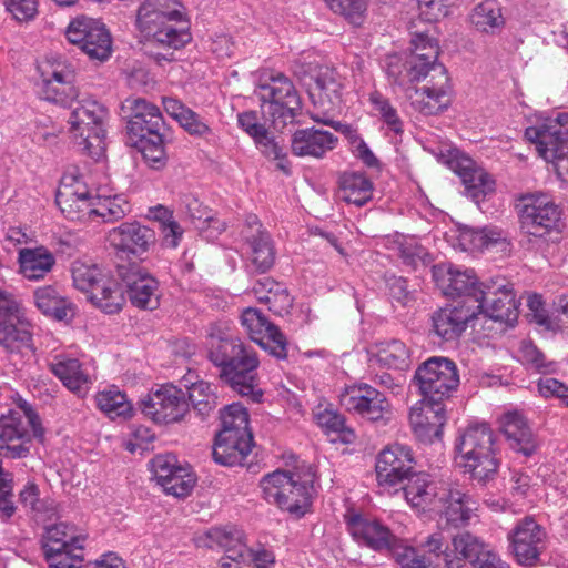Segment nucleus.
I'll return each instance as SVG.
<instances>
[{
	"label": "nucleus",
	"mask_w": 568,
	"mask_h": 568,
	"mask_svg": "<svg viewBox=\"0 0 568 568\" xmlns=\"http://www.w3.org/2000/svg\"><path fill=\"white\" fill-rule=\"evenodd\" d=\"M38 70L41 77L38 95L70 108V132L80 151L94 160L101 159L106 148L104 124L108 110L95 100H77L74 69L65 59L51 57L39 64Z\"/></svg>",
	"instance_id": "f257e3e1"
},
{
	"label": "nucleus",
	"mask_w": 568,
	"mask_h": 568,
	"mask_svg": "<svg viewBox=\"0 0 568 568\" xmlns=\"http://www.w3.org/2000/svg\"><path fill=\"white\" fill-rule=\"evenodd\" d=\"M412 53L403 62L398 55H389L386 60V71L398 85L426 79L427 83L409 95L415 110L425 115L437 114L447 108L449 102V78L443 64H437L439 53L438 42L424 33L412 39Z\"/></svg>",
	"instance_id": "f03ea898"
},
{
	"label": "nucleus",
	"mask_w": 568,
	"mask_h": 568,
	"mask_svg": "<svg viewBox=\"0 0 568 568\" xmlns=\"http://www.w3.org/2000/svg\"><path fill=\"white\" fill-rule=\"evenodd\" d=\"M209 359L220 368L223 383L242 396L260 402L263 392L257 384L258 358L240 338L211 336Z\"/></svg>",
	"instance_id": "7ed1b4c3"
},
{
	"label": "nucleus",
	"mask_w": 568,
	"mask_h": 568,
	"mask_svg": "<svg viewBox=\"0 0 568 568\" xmlns=\"http://www.w3.org/2000/svg\"><path fill=\"white\" fill-rule=\"evenodd\" d=\"M179 7L178 0H144L136 14L139 30L159 47L183 48L191 40V34Z\"/></svg>",
	"instance_id": "20e7f679"
},
{
	"label": "nucleus",
	"mask_w": 568,
	"mask_h": 568,
	"mask_svg": "<svg viewBox=\"0 0 568 568\" xmlns=\"http://www.w3.org/2000/svg\"><path fill=\"white\" fill-rule=\"evenodd\" d=\"M459 466L471 479L485 484L497 473L499 459L495 450V435L485 423L469 425L456 443Z\"/></svg>",
	"instance_id": "39448f33"
},
{
	"label": "nucleus",
	"mask_w": 568,
	"mask_h": 568,
	"mask_svg": "<svg viewBox=\"0 0 568 568\" xmlns=\"http://www.w3.org/2000/svg\"><path fill=\"white\" fill-rule=\"evenodd\" d=\"M314 477L311 470L304 475L275 470L263 476L260 487L267 503L276 505L295 518H301L310 510L312 504Z\"/></svg>",
	"instance_id": "423d86ee"
},
{
	"label": "nucleus",
	"mask_w": 568,
	"mask_h": 568,
	"mask_svg": "<svg viewBox=\"0 0 568 568\" xmlns=\"http://www.w3.org/2000/svg\"><path fill=\"white\" fill-rule=\"evenodd\" d=\"M221 426L212 452L214 460L223 466L242 465L253 446L248 413L242 405L231 404L221 413Z\"/></svg>",
	"instance_id": "0eeeda50"
},
{
	"label": "nucleus",
	"mask_w": 568,
	"mask_h": 568,
	"mask_svg": "<svg viewBox=\"0 0 568 568\" xmlns=\"http://www.w3.org/2000/svg\"><path fill=\"white\" fill-rule=\"evenodd\" d=\"M459 383L456 363L442 356H433L423 362L412 379L423 405L430 406H444L443 403L457 390Z\"/></svg>",
	"instance_id": "6e6552de"
},
{
	"label": "nucleus",
	"mask_w": 568,
	"mask_h": 568,
	"mask_svg": "<svg viewBox=\"0 0 568 568\" xmlns=\"http://www.w3.org/2000/svg\"><path fill=\"white\" fill-rule=\"evenodd\" d=\"M540 158L555 165L558 178L568 184V113H559L525 130Z\"/></svg>",
	"instance_id": "1a4fd4ad"
},
{
	"label": "nucleus",
	"mask_w": 568,
	"mask_h": 568,
	"mask_svg": "<svg viewBox=\"0 0 568 568\" xmlns=\"http://www.w3.org/2000/svg\"><path fill=\"white\" fill-rule=\"evenodd\" d=\"M256 94L261 100L262 112L275 128H284L293 122L302 108L301 98L292 80L283 73L271 75L258 84Z\"/></svg>",
	"instance_id": "9d476101"
},
{
	"label": "nucleus",
	"mask_w": 568,
	"mask_h": 568,
	"mask_svg": "<svg viewBox=\"0 0 568 568\" xmlns=\"http://www.w3.org/2000/svg\"><path fill=\"white\" fill-rule=\"evenodd\" d=\"M32 436L42 438L43 429L38 415L30 407L9 410L0 417V457L24 458L30 453Z\"/></svg>",
	"instance_id": "9b49d317"
},
{
	"label": "nucleus",
	"mask_w": 568,
	"mask_h": 568,
	"mask_svg": "<svg viewBox=\"0 0 568 568\" xmlns=\"http://www.w3.org/2000/svg\"><path fill=\"white\" fill-rule=\"evenodd\" d=\"M55 202L70 221H95L97 195L92 194L82 175L75 171L63 174Z\"/></svg>",
	"instance_id": "f8f14e48"
},
{
	"label": "nucleus",
	"mask_w": 568,
	"mask_h": 568,
	"mask_svg": "<svg viewBox=\"0 0 568 568\" xmlns=\"http://www.w3.org/2000/svg\"><path fill=\"white\" fill-rule=\"evenodd\" d=\"M519 302L514 293V287L505 277H494L481 283V290L476 300L475 315L477 312L487 315L489 318L513 324L518 317Z\"/></svg>",
	"instance_id": "ddd939ff"
},
{
	"label": "nucleus",
	"mask_w": 568,
	"mask_h": 568,
	"mask_svg": "<svg viewBox=\"0 0 568 568\" xmlns=\"http://www.w3.org/2000/svg\"><path fill=\"white\" fill-rule=\"evenodd\" d=\"M524 233L544 237L557 227L561 212L548 194H526L518 204Z\"/></svg>",
	"instance_id": "4468645a"
},
{
	"label": "nucleus",
	"mask_w": 568,
	"mask_h": 568,
	"mask_svg": "<svg viewBox=\"0 0 568 568\" xmlns=\"http://www.w3.org/2000/svg\"><path fill=\"white\" fill-rule=\"evenodd\" d=\"M342 79L332 68H321L310 88V98L318 112H312L311 118L318 123L331 125L338 130L343 125L331 118V112L337 109L342 101Z\"/></svg>",
	"instance_id": "2eb2a0df"
},
{
	"label": "nucleus",
	"mask_w": 568,
	"mask_h": 568,
	"mask_svg": "<svg viewBox=\"0 0 568 568\" xmlns=\"http://www.w3.org/2000/svg\"><path fill=\"white\" fill-rule=\"evenodd\" d=\"M67 39L78 45L90 59L105 61L112 52V40L105 26L99 20L81 17L70 22Z\"/></svg>",
	"instance_id": "dca6fc26"
},
{
	"label": "nucleus",
	"mask_w": 568,
	"mask_h": 568,
	"mask_svg": "<svg viewBox=\"0 0 568 568\" xmlns=\"http://www.w3.org/2000/svg\"><path fill=\"white\" fill-rule=\"evenodd\" d=\"M141 412L158 424L178 423L189 412L185 393L171 385H163L148 394L140 403Z\"/></svg>",
	"instance_id": "f3484780"
},
{
	"label": "nucleus",
	"mask_w": 568,
	"mask_h": 568,
	"mask_svg": "<svg viewBox=\"0 0 568 568\" xmlns=\"http://www.w3.org/2000/svg\"><path fill=\"white\" fill-rule=\"evenodd\" d=\"M339 402L346 410L371 422L388 420L392 416L390 404L386 397L367 384L346 388L341 394Z\"/></svg>",
	"instance_id": "a211bd4d"
},
{
	"label": "nucleus",
	"mask_w": 568,
	"mask_h": 568,
	"mask_svg": "<svg viewBox=\"0 0 568 568\" xmlns=\"http://www.w3.org/2000/svg\"><path fill=\"white\" fill-rule=\"evenodd\" d=\"M415 459L410 447L393 444L385 447L375 464L376 479L379 486L394 487L413 475Z\"/></svg>",
	"instance_id": "6ab92c4d"
},
{
	"label": "nucleus",
	"mask_w": 568,
	"mask_h": 568,
	"mask_svg": "<svg viewBox=\"0 0 568 568\" xmlns=\"http://www.w3.org/2000/svg\"><path fill=\"white\" fill-rule=\"evenodd\" d=\"M510 550L517 562L534 566L546 548V532L532 518L520 520L508 534Z\"/></svg>",
	"instance_id": "aec40b11"
},
{
	"label": "nucleus",
	"mask_w": 568,
	"mask_h": 568,
	"mask_svg": "<svg viewBox=\"0 0 568 568\" xmlns=\"http://www.w3.org/2000/svg\"><path fill=\"white\" fill-rule=\"evenodd\" d=\"M433 277L444 295L463 296L464 300L458 302L459 304L475 305L481 283H477L474 271H462L450 264H438L433 267Z\"/></svg>",
	"instance_id": "412c9836"
},
{
	"label": "nucleus",
	"mask_w": 568,
	"mask_h": 568,
	"mask_svg": "<svg viewBox=\"0 0 568 568\" xmlns=\"http://www.w3.org/2000/svg\"><path fill=\"white\" fill-rule=\"evenodd\" d=\"M119 276L133 306L154 310L160 305L159 282L146 270L138 264H129L119 268Z\"/></svg>",
	"instance_id": "4be33fe9"
},
{
	"label": "nucleus",
	"mask_w": 568,
	"mask_h": 568,
	"mask_svg": "<svg viewBox=\"0 0 568 568\" xmlns=\"http://www.w3.org/2000/svg\"><path fill=\"white\" fill-rule=\"evenodd\" d=\"M448 484L435 480L424 471L414 473L407 477L403 487L406 501L418 511H430L443 508V500Z\"/></svg>",
	"instance_id": "5701e85b"
},
{
	"label": "nucleus",
	"mask_w": 568,
	"mask_h": 568,
	"mask_svg": "<svg viewBox=\"0 0 568 568\" xmlns=\"http://www.w3.org/2000/svg\"><path fill=\"white\" fill-rule=\"evenodd\" d=\"M242 326L251 339L277 358L287 356V343L280 329L257 310L248 307L241 315Z\"/></svg>",
	"instance_id": "b1692460"
},
{
	"label": "nucleus",
	"mask_w": 568,
	"mask_h": 568,
	"mask_svg": "<svg viewBox=\"0 0 568 568\" xmlns=\"http://www.w3.org/2000/svg\"><path fill=\"white\" fill-rule=\"evenodd\" d=\"M347 529L353 539L361 546L383 552L395 540V535L379 520L364 515L354 514L346 518Z\"/></svg>",
	"instance_id": "393cba45"
},
{
	"label": "nucleus",
	"mask_w": 568,
	"mask_h": 568,
	"mask_svg": "<svg viewBox=\"0 0 568 568\" xmlns=\"http://www.w3.org/2000/svg\"><path fill=\"white\" fill-rule=\"evenodd\" d=\"M126 103L131 109V116L126 125L129 135L142 140L166 132L162 113L156 105L141 98L129 99Z\"/></svg>",
	"instance_id": "a878e982"
},
{
	"label": "nucleus",
	"mask_w": 568,
	"mask_h": 568,
	"mask_svg": "<svg viewBox=\"0 0 568 568\" xmlns=\"http://www.w3.org/2000/svg\"><path fill=\"white\" fill-rule=\"evenodd\" d=\"M155 240L154 231L139 222H124L108 234V241L116 252L136 256L148 252Z\"/></svg>",
	"instance_id": "bb28decb"
},
{
	"label": "nucleus",
	"mask_w": 568,
	"mask_h": 568,
	"mask_svg": "<svg viewBox=\"0 0 568 568\" xmlns=\"http://www.w3.org/2000/svg\"><path fill=\"white\" fill-rule=\"evenodd\" d=\"M458 244L463 251L484 252L507 255L513 245L507 234L497 227L474 229L464 226L459 229Z\"/></svg>",
	"instance_id": "cd10ccee"
},
{
	"label": "nucleus",
	"mask_w": 568,
	"mask_h": 568,
	"mask_svg": "<svg viewBox=\"0 0 568 568\" xmlns=\"http://www.w3.org/2000/svg\"><path fill=\"white\" fill-rule=\"evenodd\" d=\"M500 430L515 453L530 457L536 453V436L523 413L510 410L500 417Z\"/></svg>",
	"instance_id": "c85d7f7f"
},
{
	"label": "nucleus",
	"mask_w": 568,
	"mask_h": 568,
	"mask_svg": "<svg viewBox=\"0 0 568 568\" xmlns=\"http://www.w3.org/2000/svg\"><path fill=\"white\" fill-rule=\"evenodd\" d=\"M449 165L465 185L466 195L474 202L478 203L494 190V181L470 158L455 155L450 159Z\"/></svg>",
	"instance_id": "c756f323"
},
{
	"label": "nucleus",
	"mask_w": 568,
	"mask_h": 568,
	"mask_svg": "<svg viewBox=\"0 0 568 568\" xmlns=\"http://www.w3.org/2000/svg\"><path fill=\"white\" fill-rule=\"evenodd\" d=\"M475 316V308L471 305H448L433 315V328L443 339L452 341L466 329L468 322Z\"/></svg>",
	"instance_id": "7c9ffc66"
},
{
	"label": "nucleus",
	"mask_w": 568,
	"mask_h": 568,
	"mask_svg": "<svg viewBox=\"0 0 568 568\" xmlns=\"http://www.w3.org/2000/svg\"><path fill=\"white\" fill-rule=\"evenodd\" d=\"M338 138L320 129H301L294 132L291 140L292 152L296 156L323 158L335 149Z\"/></svg>",
	"instance_id": "2f4dec72"
},
{
	"label": "nucleus",
	"mask_w": 568,
	"mask_h": 568,
	"mask_svg": "<svg viewBox=\"0 0 568 568\" xmlns=\"http://www.w3.org/2000/svg\"><path fill=\"white\" fill-rule=\"evenodd\" d=\"M50 369L69 390L79 397H84L90 389L91 378L78 359L57 356L50 364Z\"/></svg>",
	"instance_id": "473e14b6"
},
{
	"label": "nucleus",
	"mask_w": 568,
	"mask_h": 568,
	"mask_svg": "<svg viewBox=\"0 0 568 568\" xmlns=\"http://www.w3.org/2000/svg\"><path fill=\"white\" fill-rule=\"evenodd\" d=\"M445 493L448 495L444 497L443 508L433 513L443 516L447 524L453 527L467 525L473 511L476 509V501L458 488H453L449 484Z\"/></svg>",
	"instance_id": "72a5a7b5"
},
{
	"label": "nucleus",
	"mask_w": 568,
	"mask_h": 568,
	"mask_svg": "<svg viewBox=\"0 0 568 568\" xmlns=\"http://www.w3.org/2000/svg\"><path fill=\"white\" fill-rule=\"evenodd\" d=\"M445 423L444 406L424 405L419 413H412L410 415V424L415 435L425 443L439 439Z\"/></svg>",
	"instance_id": "f704fd0d"
},
{
	"label": "nucleus",
	"mask_w": 568,
	"mask_h": 568,
	"mask_svg": "<svg viewBox=\"0 0 568 568\" xmlns=\"http://www.w3.org/2000/svg\"><path fill=\"white\" fill-rule=\"evenodd\" d=\"M0 346L8 353L32 349V332L29 321L23 317L0 322Z\"/></svg>",
	"instance_id": "c9c22d12"
},
{
	"label": "nucleus",
	"mask_w": 568,
	"mask_h": 568,
	"mask_svg": "<svg viewBox=\"0 0 568 568\" xmlns=\"http://www.w3.org/2000/svg\"><path fill=\"white\" fill-rule=\"evenodd\" d=\"M18 260L20 273L31 281L44 278L55 264L53 254L43 246L20 250Z\"/></svg>",
	"instance_id": "e433bc0d"
},
{
	"label": "nucleus",
	"mask_w": 568,
	"mask_h": 568,
	"mask_svg": "<svg viewBox=\"0 0 568 568\" xmlns=\"http://www.w3.org/2000/svg\"><path fill=\"white\" fill-rule=\"evenodd\" d=\"M200 541L209 548L224 550L225 555L233 552L235 556H244L246 552L244 534L233 526L211 528Z\"/></svg>",
	"instance_id": "4c0bfd02"
},
{
	"label": "nucleus",
	"mask_w": 568,
	"mask_h": 568,
	"mask_svg": "<svg viewBox=\"0 0 568 568\" xmlns=\"http://www.w3.org/2000/svg\"><path fill=\"white\" fill-rule=\"evenodd\" d=\"M339 197L356 206H363L372 200L373 183L362 172H345L339 178Z\"/></svg>",
	"instance_id": "58836bf2"
},
{
	"label": "nucleus",
	"mask_w": 568,
	"mask_h": 568,
	"mask_svg": "<svg viewBox=\"0 0 568 568\" xmlns=\"http://www.w3.org/2000/svg\"><path fill=\"white\" fill-rule=\"evenodd\" d=\"M470 22L479 32L498 34L505 27L500 4L495 0H484L473 9Z\"/></svg>",
	"instance_id": "ea45409f"
},
{
	"label": "nucleus",
	"mask_w": 568,
	"mask_h": 568,
	"mask_svg": "<svg viewBox=\"0 0 568 568\" xmlns=\"http://www.w3.org/2000/svg\"><path fill=\"white\" fill-rule=\"evenodd\" d=\"M34 303L44 315L58 321L73 316V304L52 286L38 288L34 292Z\"/></svg>",
	"instance_id": "a19ab883"
},
{
	"label": "nucleus",
	"mask_w": 568,
	"mask_h": 568,
	"mask_svg": "<svg viewBox=\"0 0 568 568\" xmlns=\"http://www.w3.org/2000/svg\"><path fill=\"white\" fill-rule=\"evenodd\" d=\"M375 349L376 361L384 367L406 371L412 364L410 349L399 339L376 343Z\"/></svg>",
	"instance_id": "79ce46f5"
},
{
	"label": "nucleus",
	"mask_w": 568,
	"mask_h": 568,
	"mask_svg": "<svg viewBox=\"0 0 568 568\" xmlns=\"http://www.w3.org/2000/svg\"><path fill=\"white\" fill-rule=\"evenodd\" d=\"M244 241L247 245L246 254L248 255L250 265L257 273L267 272L275 262V251L270 234L255 237L248 234Z\"/></svg>",
	"instance_id": "37998d69"
},
{
	"label": "nucleus",
	"mask_w": 568,
	"mask_h": 568,
	"mask_svg": "<svg viewBox=\"0 0 568 568\" xmlns=\"http://www.w3.org/2000/svg\"><path fill=\"white\" fill-rule=\"evenodd\" d=\"M83 541L84 538L77 534L75 527L64 523L45 527L41 538L44 555L54 552L58 549L83 544Z\"/></svg>",
	"instance_id": "c03bdc74"
},
{
	"label": "nucleus",
	"mask_w": 568,
	"mask_h": 568,
	"mask_svg": "<svg viewBox=\"0 0 568 568\" xmlns=\"http://www.w3.org/2000/svg\"><path fill=\"white\" fill-rule=\"evenodd\" d=\"M97 291H92L90 301L104 313H118L125 303L124 292L120 284L111 278H105Z\"/></svg>",
	"instance_id": "a18cd8bd"
},
{
	"label": "nucleus",
	"mask_w": 568,
	"mask_h": 568,
	"mask_svg": "<svg viewBox=\"0 0 568 568\" xmlns=\"http://www.w3.org/2000/svg\"><path fill=\"white\" fill-rule=\"evenodd\" d=\"M95 403L99 409L112 419L126 418L132 414V404L126 395L115 387L99 392L95 395Z\"/></svg>",
	"instance_id": "49530a36"
},
{
	"label": "nucleus",
	"mask_w": 568,
	"mask_h": 568,
	"mask_svg": "<svg viewBox=\"0 0 568 568\" xmlns=\"http://www.w3.org/2000/svg\"><path fill=\"white\" fill-rule=\"evenodd\" d=\"M487 545L478 537L468 531L457 534L452 539L450 552L455 561L463 564V560L469 561L471 565L478 561Z\"/></svg>",
	"instance_id": "de8ad7c7"
},
{
	"label": "nucleus",
	"mask_w": 568,
	"mask_h": 568,
	"mask_svg": "<svg viewBox=\"0 0 568 568\" xmlns=\"http://www.w3.org/2000/svg\"><path fill=\"white\" fill-rule=\"evenodd\" d=\"M387 247L394 251L406 265L415 267L418 262H424L427 255L425 248L415 237L395 234L387 239Z\"/></svg>",
	"instance_id": "09e8293b"
},
{
	"label": "nucleus",
	"mask_w": 568,
	"mask_h": 568,
	"mask_svg": "<svg viewBox=\"0 0 568 568\" xmlns=\"http://www.w3.org/2000/svg\"><path fill=\"white\" fill-rule=\"evenodd\" d=\"M318 425L325 429L332 443L351 444L355 440V433L345 425L342 415L333 410H324L317 415Z\"/></svg>",
	"instance_id": "8fccbe9b"
},
{
	"label": "nucleus",
	"mask_w": 568,
	"mask_h": 568,
	"mask_svg": "<svg viewBox=\"0 0 568 568\" xmlns=\"http://www.w3.org/2000/svg\"><path fill=\"white\" fill-rule=\"evenodd\" d=\"M131 211V206L123 195H97L95 220L112 223L123 219Z\"/></svg>",
	"instance_id": "3c124183"
},
{
	"label": "nucleus",
	"mask_w": 568,
	"mask_h": 568,
	"mask_svg": "<svg viewBox=\"0 0 568 568\" xmlns=\"http://www.w3.org/2000/svg\"><path fill=\"white\" fill-rule=\"evenodd\" d=\"M71 273L74 286L89 294V297L92 295V291L95 292L97 286H100L106 278L97 265H89L80 261L72 264Z\"/></svg>",
	"instance_id": "603ef678"
},
{
	"label": "nucleus",
	"mask_w": 568,
	"mask_h": 568,
	"mask_svg": "<svg viewBox=\"0 0 568 568\" xmlns=\"http://www.w3.org/2000/svg\"><path fill=\"white\" fill-rule=\"evenodd\" d=\"M189 400L194 410L202 417H205L212 412L217 402L212 386L203 381L193 383L187 388Z\"/></svg>",
	"instance_id": "864d4df0"
},
{
	"label": "nucleus",
	"mask_w": 568,
	"mask_h": 568,
	"mask_svg": "<svg viewBox=\"0 0 568 568\" xmlns=\"http://www.w3.org/2000/svg\"><path fill=\"white\" fill-rule=\"evenodd\" d=\"M164 138L165 133L135 141L145 162L153 169H161L166 163Z\"/></svg>",
	"instance_id": "5fc2aeb1"
},
{
	"label": "nucleus",
	"mask_w": 568,
	"mask_h": 568,
	"mask_svg": "<svg viewBox=\"0 0 568 568\" xmlns=\"http://www.w3.org/2000/svg\"><path fill=\"white\" fill-rule=\"evenodd\" d=\"M327 7L337 14L343 16L351 24L361 26L365 20L367 10L366 0H324Z\"/></svg>",
	"instance_id": "6e6d98bb"
},
{
	"label": "nucleus",
	"mask_w": 568,
	"mask_h": 568,
	"mask_svg": "<svg viewBox=\"0 0 568 568\" xmlns=\"http://www.w3.org/2000/svg\"><path fill=\"white\" fill-rule=\"evenodd\" d=\"M44 557L50 568H80L83 561V544L58 549Z\"/></svg>",
	"instance_id": "4d7b16f0"
},
{
	"label": "nucleus",
	"mask_w": 568,
	"mask_h": 568,
	"mask_svg": "<svg viewBox=\"0 0 568 568\" xmlns=\"http://www.w3.org/2000/svg\"><path fill=\"white\" fill-rule=\"evenodd\" d=\"M195 481V477L189 468L182 466L161 487L166 494L185 497L193 490Z\"/></svg>",
	"instance_id": "13d9d810"
},
{
	"label": "nucleus",
	"mask_w": 568,
	"mask_h": 568,
	"mask_svg": "<svg viewBox=\"0 0 568 568\" xmlns=\"http://www.w3.org/2000/svg\"><path fill=\"white\" fill-rule=\"evenodd\" d=\"M260 151L268 159L277 161V168L284 173L290 174V163L286 153L274 138L268 135L267 130L261 136L254 140Z\"/></svg>",
	"instance_id": "bf43d9fd"
},
{
	"label": "nucleus",
	"mask_w": 568,
	"mask_h": 568,
	"mask_svg": "<svg viewBox=\"0 0 568 568\" xmlns=\"http://www.w3.org/2000/svg\"><path fill=\"white\" fill-rule=\"evenodd\" d=\"M520 358L524 364L539 373H552L556 369L554 362H547L545 355L531 343H523L520 346Z\"/></svg>",
	"instance_id": "052dcab7"
},
{
	"label": "nucleus",
	"mask_w": 568,
	"mask_h": 568,
	"mask_svg": "<svg viewBox=\"0 0 568 568\" xmlns=\"http://www.w3.org/2000/svg\"><path fill=\"white\" fill-rule=\"evenodd\" d=\"M444 544L445 540L443 535L440 532H435L429 535L426 540L423 541L422 547L429 554H434L436 556L442 555L447 568H467L465 564L455 561L453 554L450 552V546L446 545L444 548Z\"/></svg>",
	"instance_id": "680f3d73"
},
{
	"label": "nucleus",
	"mask_w": 568,
	"mask_h": 568,
	"mask_svg": "<svg viewBox=\"0 0 568 568\" xmlns=\"http://www.w3.org/2000/svg\"><path fill=\"white\" fill-rule=\"evenodd\" d=\"M181 467L173 454L158 455L150 462V469L160 486Z\"/></svg>",
	"instance_id": "e2e57ef3"
},
{
	"label": "nucleus",
	"mask_w": 568,
	"mask_h": 568,
	"mask_svg": "<svg viewBox=\"0 0 568 568\" xmlns=\"http://www.w3.org/2000/svg\"><path fill=\"white\" fill-rule=\"evenodd\" d=\"M258 301L268 304L270 311L274 314L283 316L287 314L293 305V298L290 296L288 291L281 284L276 288L264 296H258Z\"/></svg>",
	"instance_id": "0e129e2a"
},
{
	"label": "nucleus",
	"mask_w": 568,
	"mask_h": 568,
	"mask_svg": "<svg viewBox=\"0 0 568 568\" xmlns=\"http://www.w3.org/2000/svg\"><path fill=\"white\" fill-rule=\"evenodd\" d=\"M179 124L192 136L201 138L206 141L214 139L211 126L192 109L186 112Z\"/></svg>",
	"instance_id": "69168bd1"
},
{
	"label": "nucleus",
	"mask_w": 568,
	"mask_h": 568,
	"mask_svg": "<svg viewBox=\"0 0 568 568\" xmlns=\"http://www.w3.org/2000/svg\"><path fill=\"white\" fill-rule=\"evenodd\" d=\"M6 10L19 22L33 20L38 14L39 0H3Z\"/></svg>",
	"instance_id": "338daca9"
},
{
	"label": "nucleus",
	"mask_w": 568,
	"mask_h": 568,
	"mask_svg": "<svg viewBox=\"0 0 568 568\" xmlns=\"http://www.w3.org/2000/svg\"><path fill=\"white\" fill-rule=\"evenodd\" d=\"M419 16L427 22L438 21L448 14L450 0H417Z\"/></svg>",
	"instance_id": "774afa93"
}]
</instances>
